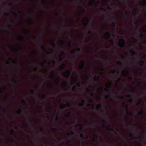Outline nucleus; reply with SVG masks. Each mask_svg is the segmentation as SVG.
Segmentation results:
<instances>
[{
	"instance_id": "1",
	"label": "nucleus",
	"mask_w": 146,
	"mask_h": 146,
	"mask_svg": "<svg viewBox=\"0 0 146 146\" xmlns=\"http://www.w3.org/2000/svg\"><path fill=\"white\" fill-rule=\"evenodd\" d=\"M119 44L120 46L121 47H123L125 45L124 40L123 39H121L119 42Z\"/></svg>"
},
{
	"instance_id": "2",
	"label": "nucleus",
	"mask_w": 146,
	"mask_h": 146,
	"mask_svg": "<svg viewBox=\"0 0 146 146\" xmlns=\"http://www.w3.org/2000/svg\"><path fill=\"white\" fill-rule=\"evenodd\" d=\"M84 61H83L82 63H80L79 66V68L80 69H82L84 67Z\"/></svg>"
},
{
	"instance_id": "3",
	"label": "nucleus",
	"mask_w": 146,
	"mask_h": 146,
	"mask_svg": "<svg viewBox=\"0 0 146 146\" xmlns=\"http://www.w3.org/2000/svg\"><path fill=\"white\" fill-rule=\"evenodd\" d=\"M71 73V71L70 70H68L65 71L64 73L67 75V76H65L66 77H68L70 75Z\"/></svg>"
},
{
	"instance_id": "4",
	"label": "nucleus",
	"mask_w": 146,
	"mask_h": 146,
	"mask_svg": "<svg viewBox=\"0 0 146 146\" xmlns=\"http://www.w3.org/2000/svg\"><path fill=\"white\" fill-rule=\"evenodd\" d=\"M67 85V83L66 82L64 81L62 84V86H63L64 88H65L66 90H67V89L65 88L66 86Z\"/></svg>"
},
{
	"instance_id": "5",
	"label": "nucleus",
	"mask_w": 146,
	"mask_h": 146,
	"mask_svg": "<svg viewBox=\"0 0 146 146\" xmlns=\"http://www.w3.org/2000/svg\"><path fill=\"white\" fill-rule=\"evenodd\" d=\"M18 39L19 40H23L25 39V37L23 36H20Z\"/></svg>"
},
{
	"instance_id": "6",
	"label": "nucleus",
	"mask_w": 146,
	"mask_h": 146,
	"mask_svg": "<svg viewBox=\"0 0 146 146\" xmlns=\"http://www.w3.org/2000/svg\"><path fill=\"white\" fill-rule=\"evenodd\" d=\"M89 4L92 6L94 4L96 3V1L95 0H90L89 2Z\"/></svg>"
},
{
	"instance_id": "7",
	"label": "nucleus",
	"mask_w": 146,
	"mask_h": 146,
	"mask_svg": "<svg viewBox=\"0 0 146 146\" xmlns=\"http://www.w3.org/2000/svg\"><path fill=\"white\" fill-rule=\"evenodd\" d=\"M100 78L99 76H97L96 75L95 76L94 81L96 82H98Z\"/></svg>"
},
{
	"instance_id": "8",
	"label": "nucleus",
	"mask_w": 146,
	"mask_h": 146,
	"mask_svg": "<svg viewBox=\"0 0 146 146\" xmlns=\"http://www.w3.org/2000/svg\"><path fill=\"white\" fill-rule=\"evenodd\" d=\"M82 103H79L78 104L80 106H83V104L85 103V101L84 100H82L81 101Z\"/></svg>"
},
{
	"instance_id": "9",
	"label": "nucleus",
	"mask_w": 146,
	"mask_h": 146,
	"mask_svg": "<svg viewBox=\"0 0 146 146\" xmlns=\"http://www.w3.org/2000/svg\"><path fill=\"white\" fill-rule=\"evenodd\" d=\"M110 126H111V125H109V126H108V127H107V129L111 131H113L114 129L113 128H110L109 127H110Z\"/></svg>"
},
{
	"instance_id": "10",
	"label": "nucleus",
	"mask_w": 146,
	"mask_h": 146,
	"mask_svg": "<svg viewBox=\"0 0 146 146\" xmlns=\"http://www.w3.org/2000/svg\"><path fill=\"white\" fill-rule=\"evenodd\" d=\"M130 51L131 53V55L133 56L134 55L136 54V53L135 51L133 50L132 49H130Z\"/></svg>"
},
{
	"instance_id": "11",
	"label": "nucleus",
	"mask_w": 146,
	"mask_h": 146,
	"mask_svg": "<svg viewBox=\"0 0 146 146\" xmlns=\"http://www.w3.org/2000/svg\"><path fill=\"white\" fill-rule=\"evenodd\" d=\"M106 35L107 36L108 39H109L110 38L111 35L110 34V33L108 32H107L106 33Z\"/></svg>"
},
{
	"instance_id": "12",
	"label": "nucleus",
	"mask_w": 146,
	"mask_h": 146,
	"mask_svg": "<svg viewBox=\"0 0 146 146\" xmlns=\"http://www.w3.org/2000/svg\"><path fill=\"white\" fill-rule=\"evenodd\" d=\"M111 27L114 28H115L117 27V26L116 24V23L114 22L112 23V24L111 25Z\"/></svg>"
},
{
	"instance_id": "13",
	"label": "nucleus",
	"mask_w": 146,
	"mask_h": 146,
	"mask_svg": "<svg viewBox=\"0 0 146 146\" xmlns=\"http://www.w3.org/2000/svg\"><path fill=\"white\" fill-rule=\"evenodd\" d=\"M60 108L62 110L63 109L65 108V105L64 104H62L60 106Z\"/></svg>"
},
{
	"instance_id": "14",
	"label": "nucleus",
	"mask_w": 146,
	"mask_h": 146,
	"mask_svg": "<svg viewBox=\"0 0 146 146\" xmlns=\"http://www.w3.org/2000/svg\"><path fill=\"white\" fill-rule=\"evenodd\" d=\"M66 65L65 64H62L60 66V67L61 69H64L66 66Z\"/></svg>"
},
{
	"instance_id": "15",
	"label": "nucleus",
	"mask_w": 146,
	"mask_h": 146,
	"mask_svg": "<svg viewBox=\"0 0 146 146\" xmlns=\"http://www.w3.org/2000/svg\"><path fill=\"white\" fill-rule=\"evenodd\" d=\"M84 20L86 22L87 24L89 22V20L88 17H86L84 19Z\"/></svg>"
},
{
	"instance_id": "16",
	"label": "nucleus",
	"mask_w": 146,
	"mask_h": 146,
	"mask_svg": "<svg viewBox=\"0 0 146 146\" xmlns=\"http://www.w3.org/2000/svg\"><path fill=\"white\" fill-rule=\"evenodd\" d=\"M106 86L107 87L110 88V87H111V83L110 82H109V84H106Z\"/></svg>"
},
{
	"instance_id": "17",
	"label": "nucleus",
	"mask_w": 146,
	"mask_h": 146,
	"mask_svg": "<svg viewBox=\"0 0 146 146\" xmlns=\"http://www.w3.org/2000/svg\"><path fill=\"white\" fill-rule=\"evenodd\" d=\"M76 80L74 81L73 80H72L70 82V85L72 86L76 82Z\"/></svg>"
},
{
	"instance_id": "18",
	"label": "nucleus",
	"mask_w": 146,
	"mask_h": 146,
	"mask_svg": "<svg viewBox=\"0 0 146 146\" xmlns=\"http://www.w3.org/2000/svg\"><path fill=\"white\" fill-rule=\"evenodd\" d=\"M139 64L141 66H143L144 65V62L143 60H141V62L139 63Z\"/></svg>"
},
{
	"instance_id": "19",
	"label": "nucleus",
	"mask_w": 146,
	"mask_h": 146,
	"mask_svg": "<svg viewBox=\"0 0 146 146\" xmlns=\"http://www.w3.org/2000/svg\"><path fill=\"white\" fill-rule=\"evenodd\" d=\"M102 106L100 104H99L98 106H97L96 107V110H98Z\"/></svg>"
},
{
	"instance_id": "20",
	"label": "nucleus",
	"mask_w": 146,
	"mask_h": 146,
	"mask_svg": "<svg viewBox=\"0 0 146 146\" xmlns=\"http://www.w3.org/2000/svg\"><path fill=\"white\" fill-rule=\"evenodd\" d=\"M14 130L13 129H11L10 132V133L11 135H13L14 134Z\"/></svg>"
},
{
	"instance_id": "21",
	"label": "nucleus",
	"mask_w": 146,
	"mask_h": 146,
	"mask_svg": "<svg viewBox=\"0 0 146 146\" xmlns=\"http://www.w3.org/2000/svg\"><path fill=\"white\" fill-rule=\"evenodd\" d=\"M143 111L142 110H141V111L138 112V113L139 115H141L143 114Z\"/></svg>"
},
{
	"instance_id": "22",
	"label": "nucleus",
	"mask_w": 146,
	"mask_h": 146,
	"mask_svg": "<svg viewBox=\"0 0 146 146\" xmlns=\"http://www.w3.org/2000/svg\"><path fill=\"white\" fill-rule=\"evenodd\" d=\"M21 110L20 109H19V110L17 111V114L19 115H20L21 113Z\"/></svg>"
},
{
	"instance_id": "23",
	"label": "nucleus",
	"mask_w": 146,
	"mask_h": 146,
	"mask_svg": "<svg viewBox=\"0 0 146 146\" xmlns=\"http://www.w3.org/2000/svg\"><path fill=\"white\" fill-rule=\"evenodd\" d=\"M21 102L22 103H23L24 104H26V102H25V100L24 99H23L22 100H21Z\"/></svg>"
},
{
	"instance_id": "24",
	"label": "nucleus",
	"mask_w": 146,
	"mask_h": 146,
	"mask_svg": "<svg viewBox=\"0 0 146 146\" xmlns=\"http://www.w3.org/2000/svg\"><path fill=\"white\" fill-rule=\"evenodd\" d=\"M65 41L64 40H62L61 41V44L62 46H63L65 43Z\"/></svg>"
},
{
	"instance_id": "25",
	"label": "nucleus",
	"mask_w": 146,
	"mask_h": 146,
	"mask_svg": "<svg viewBox=\"0 0 146 146\" xmlns=\"http://www.w3.org/2000/svg\"><path fill=\"white\" fill-rule=\"evenodd\" d=\"M110 96V95L109 94H108L107 95H106L105 96V97L106 99H108V98Z\"/></svg>"
},
{
	"instance_id": "26",
	"label": "nucleus",
	"mask_w": 146,
	"mask_h": 146,
	"mask_svg": "<svg viewBox=\"0 0 146 146\" xmlns=\"http://www.w3.org/2000/svg\"><path fill=\"white\" fill-rule=\"evenodd\" d=\"M124 72L125 74H127L129 72L127 70H125L124 71Z\"/></svg>"
},
{
	"instance_id": "27",
	"label": "nucleus",
	"mask_w": 146,
	"mask_h": 146,
	"mask_svg": "<svg viewBox=\"0 0 146 146\" xmlns=\"http://www.w3.org/2000/svg\"><path fill=\"white\" fill-rule=\"evenodd\" d=\"M66 105L68 107H70L71 106V105L68 102L66 103Z\"/></svg>"
},
{
	"instance_id": "28",
	"label": "nucleus",
	"mask_w": 146,
	"mask_h": 146,
	"mask_svg": "<svg viewBox=\"0 0 146 146\" xmlns=\"http://www.w3.org/2000/svg\"><path fill=\"white\" fill-rule=\"evenodd\" d=\"M117 64L118 65H120L121 66L122 65V63L120 62H117Z\"/></svg>"
},
{
	"instance_id": "29",
	"label": "nucleus",
	"mask_w": 146,
	"mask_h": 146,
	"mask_svg": "<svg viewBox=\"0 0 146 146\" xmlns=\"http://www.w3.org/2000/svg\"><path fill=\"white\" fill-rule=\"evenodd\" d=\"M100 9L101 10H102L104 11H107L106 9L104 8H102V7H100Z\"/></svg>"
},
{
	"instance_id": "30",
	"label": "nucleus",
	"mask_w": 146,
	"mask_h": 146,
	"mask_svg": "<svg viewBox=\"0 0 146 146\" xmlns=\"http://www.w3.org/2000/svg\"><path fill=\"white\" fill-rule=\"evenodd\" d=\"M127 108H128V106L127 105H126V107L125 108V110H126V111L127 113H128V111L127 110Z\"/></svg>"
},
{
	"instance_id": "31",
	"label": "nucleus",
	"mask_w": 146,
	"mask_h": 146,
	"mask_svg": "<svg viewBox=\"0 0 146 146\" xmlns=\"http://www.w3.org/2000/svg\"><path fill=\"white\" fill-rule=\"evenodd\" d=\"M70 114H71V113L70 112H69L66 115V117H69L70 116Z\"/></svg>"
},
{
	"instance_id": "32",
	"label": "nucleus",
	"mask_w": 146,
	"mask_h": 146,
	"mask_svg": "<svg viewBox=\"0 0 146 146\" xmlns=\"http://www.w3.org/2000/svg\"><path fill=\"white\" fill-rule=\"evenodd\" d=\"M3 15H7L8 16H9L10 14L9 13H6V12H5L4 13H3Z\"/></svg>"
},
{
	"instance_id": "33",
	"label": "nucleus",
	"mask_w": 146,
	"mask_h": 146,
	"mask_svg": "<svg viewBox=\"0 0 146 146\" xmlns=\"http://www.w3.org/2000/svg\"><path fill=\"white\" fill-rule=\"evenodd\" d=\"M80 137L81 138H82L84 136V134L83 133H81L80 134Z\"/></svg>"
},
{
	"instance_id": "34",
	"label": "nucleus",
	"mask_w": 146,
	"mask_h": 146,
	"mask_svg": "<svg viewBox=\"0 0 146 146\" xmlns=\"http://www.w3.org/2000/svg\"><path fill=\"white\" fill-rule=\"evenodd\" d=\"M12 13L15 16H17V13L15 12H12Z\"/></svg>"
},
{
	"instance_id": "35",
	"label": "nucleus",
	"mask_w": 146,
	"mask_h": 146,
	"mask_svg": "<svg viewBox=\"0 0 146 146\" xmlns=\"http://www.w3.org/2000/svg\"><path fill=\"white\" fill-rule=\"evenodd\" d=\"M72 41H70L68 44V45L69 47H70L71 46V44Z\"/></svg>"
},
{
	"instance_id": "36",
	"label": "nucleus",
	"mask_w": 146,
	"mask_h": 146,
	"mask_svg": "<svg viewBox=\"0 0 146 146\" xmlns=\"http://www.w3.org/2000/svg\"><path fill=\"white\" fill-rule=\"evenodd\" d=\"M60 79H58L57 80V81L56 82V83L57 84H58V82L60 80Z\"/></svg>"
},
{
	"instance_id": "37",
	"label": "nucleus",
	"mask_w": 146,
	"mask_h": 146,
	"mask_svg": "<svg viewBox=\"0 0 146 146\" xmlns=\"http://www.w3.org/2000/svg\"><path fill=\"white\" fill-rule=\"evenodd\" d=\"M0 93H3V89L0 88Z\"/></svg>"
},
{
	"instance_id": "38",
	"label": "nucleus",
	"mask_w": 146,
	"mask_h": 146,
	"mask_svg": "<svg viewBox=\"0 0 146 146\" xmlns=\"http://www.w3.org/2000/svg\"><path fill=\"white\" fill-rule=\"evenodd\" d=\"M85 12V10L84 9H83L82 12H81V14L82 15Z\"/></svg>"
},
{
	"instance_id": "39",
	"label": "nucleus",
	"mask_w": 146,
	"mask_h": 146,
	"mask_svg": "<svg viewBox=\"0 0 146 146\" xmlns=\"http://www.w3.org/2000/svg\"><path fill=\"white\" fill-rule=\"evenodd\" d=\"M58 115H56V118H55V119L56 120H57L58 119Z\"/></svg>"
},
{
	"instance_id": "40",
	"label": "nucleus",
	"mask_w": 146,
	"mask_h": 146,
	"mask_svg": "<svg viewBox=\"0 0 146 146\" xmlns=\"http://www.w3.org/2000/svg\"><path fill=\"white\" fill-rule=\"evenodd\" d=\"M8 46L11 49H13V48H12V45H11V44H9L8 45Z\"/></svg>"
},
{
	"instance_id": "41",
	"label": "nucleus",
	"mask_w": 146,
	"mask_h": 146,
	"mask_svg": "<svg viewBox=\"0 0 146 146\" xmlns=\"http://www.w3.org/2000/svg\"><path fill=\"white\" fill-rule=\"evenodd\" d=\"M78 125H79L80 126V128L81 129H82L83 127H82V125H81V124H78Z\"/></svg>"
},
{
	"instance_id": "42",
	"label": "nucleus",
	"mask_w": 146,
	"mask_h": 146,
	"mask_svg": "<svg viewBox=\"0 0 146 146\" xmlns=\"http://www.w3.org/2000/svg\"><path fill=\"white\" fill-rule=\"evenodd\" d=\"M52 45H53L54 46H55V44L54 42H52L51 43Z\"/></svg>"
},
{
	"instance_id": "43",
	"label": "nucleus",
	"mask_w": 146,
	"mask_h": 146,
	"mask_svg": "<svg viewBox=\"0 0 146 146\" xmlns=\"http://www.w3.org/2000/svg\"><path fill=\"white\" fill-rule=\"evenodd\" d=\"M126 96L128 97H131V95L129 94H127L126 95Z\"/></svg>"
},
{
	"instance_id": "44",
	"label": "nucleus",
	"mask_w": 146,
	"mask_h": 146,
	"mask_svg": "<svg viewBox=\"0 0 146 146\" xmlns=\"http://www.w3.org/2000/svg\"><path fill=\"white\" fill-rule=\"evenodd\" d=\"M60 61H61L63 59V58H62V57L61 55H60Z\"/></svg>"
},
{
	"instance_id": "45",
	"label": "nucleus",
	"mask_w": 146,
	"mask_h": 146,
	"mask_svg": "<svg viewBox=\"0 0 146 146\" xmlns=\"http://www.w3.org/2000/svg\"><path fill=\"white\" fill-rule=\"evenodd\" d=\"M42 97L43 98H46V96L44 94H42Z\"/></svg>"
},
{
	"instance_id": "46",
	"label": "nucleus",
	"mask_w": 146,
	"mask_h": 146,
	"mask_svg": "<svg viewBox=\"0 0 146 146\" xmlns=\"http://www.w3.org/2000/svg\"><path fill=\"white\" fill-rule=\"evenodd\" d=\"M115 71L114 70H111V72L113 74L115 73Z\"/></svg>"
},
{
	"instance_id": "47",
	"label": "nucleus",
	"mask_w": 146,
	"mask_h": 146,
	"mask_svg": "<svg viewBox=\"0 0 146 146\" xmlns=\"http://www.w3.org/2000/svg\"><path fill=\"white\" fill-rule=\"evenodd\" d=\"M140 36L141 37H143L144 36V35L143 34H140Z\"/></svg>"
},
{
	"instance_id": "48",
	"label": "nucleus",
	"mask_w": 146,
	"mask_h": 146,
	"mask_svg": "<svg viewBox=\"0 0 146 146\" xmlns=\"http://www.w3.org/2000/svg\"><path fill=\"white\" fill-rule=\"evenodd\" d=\"M23 31L24 32H30V31L28 30H27L25 29H23Z\"/></svg>"
},
{
	"instance_id": "49",
	"label": "nucleus",
	"mask_w": 146,
	"mask_h": 146,
	"mask_svg": "<svg viewBox=\"0 0 146 146\" xmlns=\"http://www.w3.org/2000/svg\"><path fill=\"white\" fill-rule=\"evenodd\" d=\"M76 85L77 86L79 87H80V85L79 82H78L77 84H76Z\"/></svg>"
},
{
	"instance_id": "50",
	"label": "nucleus",
	"mask_w": 146,
	"mask_h": 146,
	"mask_svg": "<svg viewBox=\"0 0 146 146\" xmlns=\"http://www.w3.org/2000/svg\"><path fill=\"white\" fill-rule=\"evenodd\" d=\"M31 93L32 94H34L33 90L32 89L31 90H30Z\"/></svg>"
},
{
	"instance_id": "51",
	"label": "nucleus",
	"mask_w": 146,
	"mask_h": 146,
	"mask_svg": "<svg viewBox=\"0 0 146 146\" xmlns=\"http://www.w3.org/2000/svg\"><path fill=\"white\" fill-rule=\"evenodd\" d=\"M29 123L30 124L32 125H33V123L32 121L31 120H29Z\"/></svg>"
},
{
	"instance_id": "52",
	"label": "nucleus",
	"mask_w": 146,
	"mask_h": 146,
	"mask_svg": "<svg viewBox=\"0 0 146 146\" xmlns=\"http://www.w3.org/2000/svg\"><path fill=\"white\" fill-rule=\"evenodd\" d=\"M120 55H121L122 59H124V56H123V54H121Z\"/></svg>"
},
{
	"instance_id": "53",
	"label": "nucleus",
	"mask_w": 146,
	"mask_h": 146,
	"mask_svg": "<svg viewBox=\"0 0 146 146\" xmlns=\"http://www.w3.org/2000/svg\"><path fill=\"white\" fill-rule=\"evenodd\" d=\"M34 69L36 71H37L38 70V69L36 67H35L34 68Z\"/></svg>"
},
{
	"instance_id": "54",
	"label": "nucleus",
	"mask_w": 146,
	"mask_h": 146,
	"mask_svg": "<svg viewBox=\"0 0 146 146\" xmlns=\"http://www.w3.org/2000/svg\"><path fill=\"white\" fill-rule=\"evenodd\" d=\"M99 69H100V70L101 71H102V70H104L103 68L102 67H100Z\"/></svg>"
},
{
	"instance_id": "55",
	"label": "nucleus",
	"mask_w": 146,
	"mask_h": 146,
	"mask_svg": "<svg viewBox=\"0 0 146 146\" xmlns=\"http://www.w3.org/2000/svg\"><path fill=\"white\" fill-rule=\"evenodd\" d=\"M141 102V99H139V101L138 102L137 104L138 105H139L140 104V103Z\"/></svg>"
},
{
	"instance_id": "56",
	"label": "nucleus",
	"mask_w": 146,
	"mask_h": 146,
	"mask_svg": "<svg viewBox=\"0 0 146 146\" xmlns=\"http://www.w3.org/2000/svg\"><path fill=\"white\" fill-rule=\"evenodd\" d=\"M6 64L8 66L10 65V63L9 62H7L6 63Z\"/></svg>"
},
{
	"instance_id": "57",
	"label": "nucleus",
	"mask_w": 146,
	"mask_h": 146,
	"mask_svg": "<svg viewBox=\"0 0 146 146\" xmlns=\"http://www.w3.org/2000/svg\"><path fill=\"white\" fill-rule=\"evenodd\" d=\"M42 3L43 4H45V0H42Z\"/></svg>"
},
{
	"instance_id": "58",
	"label": "nucleus",
	"mask_w": 146,
	"mask_h": 146,
	"mask_svg": "<svg viewBox=\"0 0 146 146\" xmlns=\"http://www.w3.org/2000/svg\"><path fill=\"white\" fill-rule=\"evenodd\" d=\"M85 76L87 79L89 77V75L88 74H86Z\"/></svg>"
},
{
	"instance_id": "59",
	"label": "nucleus",
	"mask_w": 146,
	"mask_h": 146,
	"mask_svg": "<svg viewBox=\"0 0 146 146\" xmlns=\"http://www.w3.org/2000/svg\"><path fill=\"white\" fill-rule=\"evenodd\" d=\"M133 100V99H131H131H130V100H129V102H132Z\"/></svg>"
},
{
	"instance_id": "60",
	"label": "nucleus",
	"mask_w": 146,
	"mask_h": 146,
	"mask_svg": "<svg viewBox=\"0 0 146 146\" xmlns=\"http://www.w3.org/2000/svg\"><path fill=\"white\" fill-rule=\"evenodd\" d=\"M128 79L130 80H133V78L132 77H129L128 78Z\"/></svg>"
},
{
	"instance_id": "61",
	"label": "nucleus",
	"mask_w": 146,
	"mask_h": 146,
	"mask_svg": "<svg viewBox=\"0 0 146 146\" xmlns=\"http://www.w3.org/2000/svg\"><path fill=\"white\" fill-rule=\"evenodd\" d=\"M77 50L79 52H80L81 51V49L80 48H78L77 49Z\"/></svg>"
},
{
	"instance_id": "62",
	"label": "nucleus",
	"mask_w": 146,
	"mask_h": 146,
	"mask_svg": "<svg viewBox=\"0 0 146 146\" xmlns=\"http://www.w3.org/2000/svg\"><path fill=\"white\" fill-rule=\"evenodd\" d=\"M88 33L89 34H90L92 33L91 31H89L88 32Z\"/></svg>"
},
{
	"instance_id": "63",
	"label": "nucleus",
	"mask_w": 146,
	"mask_h": 146,
	"mask_svg": "<svg viewBox=\"0 0 146 146\" xmlns=\"http://www.w3.org/2000/svg\"><path fill=\"white\" fill-rule=\"evenodd\" d=\"M72 53H75V49H74L73 50H72Z\"/></svg>"
},
{
	"instance_id": "64",
	"label": "nucleus",
	"mask_w": 146,
	"mask_h": 146,
	"mask_svg": "<svg viewBox=\"0 0 146 146\" xmlns=\"http://www.w3.org/2000/svg\"><path fill=\"white\" fill-rule=\"evenodd\" d=\"M87 84L86 83H82V85L83 86H85V85H86Z\"/></svg>"
}]
</instances>
